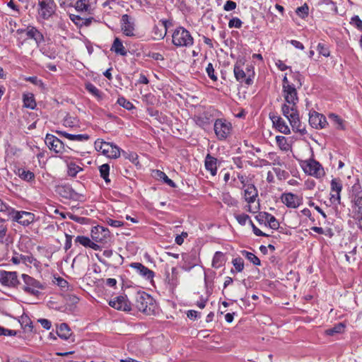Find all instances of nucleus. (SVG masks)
Here are the masks:
<instances>
[{"label": "nucleus", "mask_w": 362, "mask_h": 362, "mask_svg": "<svg viewBox=\"0 0 362 362\" xmlns=\"http://www.w3.org/2000/svg\"><path fill=\"white\" fill-rule=\"evenodd\" d=\"M353 218L356 221L358 228L362 230V204L355 206L353 211Z\"/></svg>", "instance_id": "nucleus-30"}, {"label": "nucleus", "mask_w": 362, "mask_h": 362, "mask_svg": "<svg viewBox=\"0 0 362 362\" xmlns=\"http://www.w3.org/2000/svg\"><path fill=\"white\" fill-rule=\"evenodd\" d=\"M121 148L113 143L106 142L103 154L110 158H117L120 156Z\"/></svg>", "instance_id": "nucleus-18"}, {"label": "nucleus", "mask_w": 362, "mask_h": 362, "mask_svg": "<svg viewBox=\"0 0 362 362\" xmlns=\"http://www.w3.org/2000/svg\"><path fill=\"white\" fill-rule=\"evenodd\" d=\"M225 258L224 255L221 252H215L213 260H212V267L214 268H220L224 264Z\"/></svg>", "instance_id": "nucleus-31"}, {"label": "nucleus", "mask_w": 362, "mask_h": 362, "mask_svg": "<svg viewBox=\"0 0 362 362\" xmlns=\"http://www.w3.org/2000/svg\"><path fill=\"white\" fill-rule=\"evenodd\" d=\"M100 177L105 181L106 183H110L109 179L110 165L107 163L103 164L99 168Z\"/></svg>", "instance_id": "nucleus-35"}, {"label": "nucleus", "mask_w": 362, "mask_h": 362, "mask_svg": "<svg viewBox=\"0 0 362 362\" xmlns=\"http://www.w3.org/2000/svg\"><path fill=\"white\" fill-rule=\"evenodd\" d=\"M241 253L253 264L256 266H259L261 264L260 259L255 254L246 250H243Z\"/></svg>", "instance_id": "nucleus-34"}, {"label": "nucleus", "mask_w": 362, "mask_h": 362, "mask_svg": "<svg viewBox=\"0 0 362 362\" xmlns=\"http://www.w3.org/2000/svg\"><path fill=\"white\" fill-rule=\"evenodd\" d=\"M308 6L305 4L302 6L298 7L296 10V13L299 17L305 18L308 16Z\"/></svg>", "instance_id": "nucleus-44"}, {"label": "nucleus", "mask_w": 362, "mask_h": 362, "mask_svg": "<svg viewBox=\"0 0 362 362\" xmlns=\"http://www.w3.org/2000/svg\"><path fill=\"white\" fill-rule=\"evenodd\" d=\"M18 33L25 32L28 38L33 39L37 45L44 41L43 35L35 27L29 26L26 30H18Z\"/></svg>", "instance_id": "nucleus-20"}, {"label": "nucleus", "mask_w": 362, "mask_h": 362, "mask_svg": "<svg viewBox=\"0 0 362 362\" xmlns=\"http://www.w3.org/2000/svg\"><path fill=\"white\" fill-rule=\"evenodd\" d=\"M342 189V184L339 179H332L331 181V191L332 192L341 193Z\"/></svg>", "instance_id": "nucleus-41"}, {"label": "nucleus", "mask_w": 362, "mask_h": 362, "mask_svg": "<svg viewBox=\"0 0 362 362\" xmlns=\"http://www.w3.org/2000/svg\"><path fill=\"white\" fill-rule=\"evenodd\" d=\"M47 147L55 153H61L64 148V143L55 136L47 134L45 139Z\"/></svg>", "instance_id": "nucleus-16"}, {"label": "nucleus", "mask_w": 362, "mask_h": 362, "mask_svg": "<svg viewBox=\"0 0 362 362\" xmlns=\"http://www.w3.org/2000/svg\"><path fill=\"white\" fill-rule=\"evenodd\" d=\"M235 218L238 222V223H240L242 226L245 225L247 221H250V216L245 214H236L235 215Z\"/></svg>", "instance_id": "nucleus-50"}, {"label": "nucleus", "mask_w": 362, "mask_h": 362, "mask_svg": "<svg viewBox=\"0 0 362 362\" xmlns=\"http://www.w3.org/2000/svg\"><path fill=\"white\" fill-rule=\"evenodd\" d=\"M110 231L107 228L101 226H97L91 230V237L93 240L105 243L110 239Z\"/></svg>", "instance_id": "nucleus-13"}, {"label": "nucleus", "mask_w": 362, "mask_h": 362, "mask_svg": "<svg viewBox=\"0 0 362 362\" xmlns=\"http://www.w3.org/2000/svg\"><path fill=\"white\" fill-rule=\"evenodd\" d=\"M111 50L122 56H126L127 54V49L124 47L122 42L119 37L115 38L111 47Z\"/></svg>", "instance_id": "nucleus-27"}, {"label": "nucleus", "mask_w": 362, "mask_h": 362, "mask_svg": "<svg viewBox=\"0 0 362 362\" xmlns=\"http://www.w3.org/2000/svg\"><path fill=\"white\" fill-rule=\"evenodd\" d=\"M38 1V15L43 20L49 19L54 14L57 5L54 0H37Z\"/></svg>", "instance_id": "nucleus-8"}, {"label": "nucleus", "mask_w": 362, "mask_h": 362, "mask_svg": "<svg viewBox=\"0 0 362 362\" xmlns=\"http://www.w3.org/2000/svg\"><path fill=\"white\" fill-rule=\"evenodd\" d=\"M222 201L224 204L228 206H232L237 204V201L233 198L229 194H225L223 195Z\"/></svg>", "instance_id": "nucleus-48"}, {"label": "nucleus", "mask_w": 362, "mask_h": 362, "mask_svg": "<svg viewBox=\"0 0 362 362\" xmlns=\"http://www.w3.org/2000/svg\"><path fill=\"white\" fill-rule=\"evenodd\" d=\"M270 119H272L274 127L281 133L284 134H289L291 133L290 129L286 121L284 120L280 116L270 115Z\"/></svg>", "instance_id": "nucleus-19"}, {"label": "nucleus", "mask_w": 362, "mask_h": 362, "mask_svg": "<svg viewBox=\"0 0 362 362\" xmlns=\"http://www.w3.org/2000/svg\"><path fill=\"white\" fill-rule=\"evenodd\" d=\"M68 167V175L71 177H76L78 172L81 171L83 169L74 163H70L67 165Z\"/></svg>", "instance_id": "nucleus-38"}, {"label": "nucleus", "mask_w": 362, "mask_h": 362, "mask_svg": "<svg viewBox=\"0 0 362 362\" xmlns=\"http://www.w3.org/2000/svg\"><path fill=\"white\" fill-rule=\"evenodd\" d=\"M56 192L65 199H74L76 194L75 191L69 185H59Z\"/></svg>", "instance_id": "nucleus-25"}, {"label": "nucleus", "mask_w": 362, "mask_h": 362, "mask_svg": "<svg viewBox=\"0 0 362 362\" xmlns=\"http://www.w3.org/2000/svg\"><path fill=\"white\" fill-rule=\"evenodd\" d=\"M301 166L306 174L317 178L321 177L325 175V171L321 164L314 159L303 161Z\"/></svg>", "instance_id": "nucleus-7"}, {"label": "nucleus", "mask_w": 362, "mask_h": 362, "mask_svg": "<svg viewBox=\"0 0 362 362\" xmlns=\"http://www.w3.org/2000/svg\"><path fill=\"white\" fill-rule=\"evenodd\" d=\"M57 335L62 339H68L71 335V331L66 323H62L57 329Z\"/></svg>", "instance_id": "nucleus-28"}, {"label": "nucleus", "mask_w": 362, "mask_h": 362, "mask_svg": "<svg viewBox=\"0 0 362 362\" xmlns=\"http://www.w3.org/2000/svg\"><path fill=\"white\" fill-rule=\"evenodd\" d=\"M172 42L177 47H189L193 45L194 38L187 29L179 27L172 35Z\"/></svg>", "instance_id": "nucleus-4"}, {"label": "nucleus", "mask_w": 362, "mask_h": 362, "mask_svg": "<svg viewBox=\"0 0 362 362\" xmlns=\"http://www.w3.org/2000/svg\"><path fill=\"white\" fill-rule=\"evenodd\" d=\"M120 106H122V107L125 108L126 110H131L134 108H135V107L134 106V105L129 100H127L124 97H119L117 99V102Z\"/></svg>", "instance_id": "nucleus-42"}, {"label": "nucleus", "mask_w": 362, "mask_h": 362, "mask_svg": "<svg viewBox=\"0 0 362 362\" xmlns=\"http://www.w3.org/2000/svg\"><path fill=\"white\" fill-rule=\"evenodd\" d=\"M317 51L319 54L328 57L330 55L329 48L327 44L325 42H319L317 45Z\"/></svg>", "instance_id": "nucleus-36"}, {"label": "nucleus", "mask_w": 362, "mask_h": 362, "mask_svg": "<svg viewBox=\"0 0 362 362\" xmlns=\"http://www.w3.org/2000/svg\"><path fill=\"white\" fill-rule=\"evenodd\" d=\"M105 144H106V141H104L103 139H98L94 144L95 150L97 151H100L103 153Z\"/></svg>", "instance_id": "nucleus-54"}, {"label": "nucleus", "mask_w": 362, "mask_h": 362, "mask_svg": "<svg viewBox=\"0 0 362 362\" xmlns=\"http://www.w3.org/2000/svg\"><path fill=\"white\" fill-rule=\"evenodd\" d=\"M236 6L235 2L228 0L226 2L223 8L226 11H230L234 10L236 8Z\"/></svg>", "instance_id": "nucleus-57"}, {"label": "nucleus", "mask_w": 362, "mask_h": 362, "mask_svg": "<svg viewBox=\"0 0 362 362\" xmlns=\"http://www.w3.org/2000/svg\"><path fill=\"white\" fill-rule=\"evenodd\" d=\"M309 123L315 129H324L328 124L326 117L315 111L310 112Z\"/></svg>", "instance_id": "nucleus-15"}, {"label": "nucleus", "mask_w": 362, "mask_h": 362, "mask_svg": "<svg viewBox=\"0 0 362 362\" xmlns=\"http://www.w3.org/2000/svg\"><path fill=\"white\" fill-rule=\"evenodd\" d=\"M90 0H78L75 8L78 11H88L90 10Z\"/></svg>", "instance_id": "nucleus-33"}, {"label": "nucleus", "mask_w": 362, "mask_h": 362, "mask_svg": "<svg viewBox=\"0 0 362 362\" xmlns=\"http://www.w3.org/2000/svg\"><path fill=\"white\" fill-rule=\"evenodd\" d=\"M242 21L238 18H233L230 19L228 22V27L229 28H240L242 26Z\"/></svg>", "instance_id": "nucleus-52"}, {"label": "nucleus", "mask_w": 362, "mask_h": 362, "mask_svg": "<svg viewBox=\"0 0 362 362\" xmlns=\"http://www.w3.org/2000/svg\"><path fill=\"white\" fill-rule=\"evenodd\" d=\"M135 306L146 315L153 313L156 307L153 298L144 291H139L135 294Z\"/></svg>", "instance_id": "nucleus-3"}, {"label": "nucleus", "mask_w": 362, "mask_h": 362, "mask_svg": "<svg viewBox=\"0 0 362 362\" xmlns=\"http://www.w3.org/2000/svg\"><path fill=\"white\" fill-rule=\"evenodd\" d=\"M244 64L241 61H238L233 68V72L235 79L240 83H244L247 86L253 83L255 77L254 68L252 66H247L244 69Z\"/></svg>", "instance_id": "nucleus-2"}, {"label": "nucleus", "mask_w": 362, "mask_h": 362, "mask_svg": "<svg viewBox=\"0 0 362 362\" xmlns=\"http://www.w3.org/2000/svg\"><path fill=\"white\" fill-rule=\"evenodd\" d=\"M122 151V155L125 158H128L132 160L133 163L137 159V154L135 153H127L124 151Z\"/></svg>", "instance_id": "nucleus-59"}, {"label": "nucleus", "mask_w": 362, "mask_h": 362, "mask_svg": "<svg viewBox=\"0 0 362 362\" xmlns=\"http://www.w3.org/2000/svg\"><path fill=\"white\" fill-rule=\"evenodd\" d=\"M170 24V23L168 20H160L158 25H155L153 28V33L156 37L163 39L166 35L168 26Z\"/></svg>", "instance_id": "nucleus-23"}, {"label": "nucleus", "mask_w": 362, "mask_h": 362, "mask_svg": "<svg viewBox=\"0 0 362 362\" xmlns=\"http://www.w3.org/2000/svg\"><path fill=\"white\" fill-rule=\"evenodd\" d=\"M283 96L285 103L281 106V112L286 117L292 127L294 132H299L301 135L306 134V129L300 121L299 114L297 109L298 97L297 90L294 86L283 89Z\"/></svg>", "instance_id": "nucleus-1"}, {"label": "nucleus", "mask_w": 362, "mask_h": 362, "mask_svg": "<svg viewBox=\"0 0 362 362\" xmlns=\"http://www.w3.org/2000/svg\"><path fill=\"white\" fill-rule=\"evenodd\" d=\"M0 283L8 287H16L19 284L17 272L0 271Z\"/></svg>", "instance_id": "nucleus-14"}, {"label": "nucleus", "mask_w": 362, "mask_h": 362, "mask_svg": "<svg viewBox=\"0 0 362 362\" xmlns=\"http://www.w3.org/2000/svg\"><path fill=\"white\" fill-rule=\"evenodd\" d=\"M109 305L112 308L117 310L129 311L131 310L129 305L127 303V300L123 296H117L113 300L109 301Z\"/></svg>", "instance_id": "nucleus-21"}, {"label": "nucleus", "mask_w": 362, "mask_h": 362, "mask_svg": "<svg viewBox=\"0 0 362 362\" xmlns=\"http://www.w3.org/2000/svg\"><path fill=\"white\" fill-rule=\"evenodd\" d=\"M232 125L226 119H217L214 125V132L218 140H225L230 134Z\"/></svg>", "instance_id": "nucleus-9"}, {"label": "nucleus", "mask_w": 362, "mask_h": 362, "mask_svg": "<svg viewBox=\"0 0 362 362\" xmlns=\"http://www.w3.org/2000/svg\"><path fill=\"white\" fill-rule=\"evenodd\" d=\"M351 23L354 25L358 29L362 30V21L358 16L351 18Z\"/></svg>", "instance_id": "nucleus-56"}, {"label": "nucleus", "mask_w": 362, "mask_h": 362, "mask_svg": "<svg viewBox=\"0 0 362 362\" xmlns=\"http://www.w3.org/2000/svg\"><path fill=\"white\" fill-rule=\"evenodd\" d=\"M206 71L207 73L208 76L214 81H217V76L215 74V70L211 63H209L206 68Z\"/></svg>", "instance_id": "nucleus-49"}, {"label": "nucleus", "mask_w": 362, "mask_h": 362, "mask_svg": "<svg viewBox=\"0 0 362 362\" xmlns=\"http://www.w3.org/2000/svg\"><path fill=\"white\" fill-rule=\"evenodd\" d=\"M23 105L25 107L34 110L36 107V103L34 95L32 93L23 95Z\"/></svg>", "instance_id": "nucleus-32"}, {"label": "nucleus", "mask_w": 362, "mask_h": 362, "mask_svg": "<svg viewBox=\"0 0 362 362\" xmlns=\"http://www.w3.org/2000/svg\"><path fill=\"white\" fill-rule=\"evenodd\" d=\"M195 122L198 126L204 127L209 124V119L206 117L198 116L195 118Z\"/></svg>", "instance_id": "nucleus-51"}, {"label": "nucleus", "mask_w": 362, "mask_h": 362, "mask_svg": "<svg viewBox=\"0 0 362 362\" xmlns=\"http://www.w3.org/2000/svg\"><path fill=\"white\" fill-rule=\"evenodd\" d=\"M103 255L107 258L111 257L114 255L115 262L117 264H122L123 262V257L118 253H115L112 250H105L103 251Z\"/></svg>", "instance_id": "nucleus-37"}, {"label": "nucleus", "mask_w": 362, "mask_h": 362, "mask_svg": "<svg viewBox=\"0 0 362 362\" xmlns=\"http://www.w3.org/2000/svg\"><path fill=\"white\" fill-rule=\"evenodd\" d=\"M132 268L135 269L141 276L146 279H152L154 276V272L139 262H134L130 264Z\"/></svg>", "instance_id": "nucleus-22"}, {"label": "nucleus", "mask_w": 362, "mask_h": 362, "mask_svg": "<svg viewBox=\"0 0 362 362\" xmlns=\"http://www.w3.org/2000/svg\"><path fill=\"white\" fill-rule=\"evenodd\" d=\"M329 118L331 121H332L336 125H337V128L339 129H344V121L341 118H340L337 115L334 113H331L329 115Z\"/></svg>", "instance_id": "nucleus-40"}, {"label": "nucleus", "mask_w": 362, "mask_h": 362, "mask_svg": "<svg viewBox=\"0 0 362 362\" xmlns=\"http://www.w3.org/2000/svg\"><path fill=\"white\" fill-rule=\"evenodd\" d=\"M38 322L40 323V325H42V327L43 328L46 329L47 330H49L51 328L52 323L49 320H48L47 319L42 318V319H39Z\"/></svg>", "instance_id": "nucleus-61"}, {"label": "nucleus", "mask_w": 362, "mask_h": 362, "mask_svg": "<svg viewBox=\"0 0 362 362\" xmlns=\"http://www.w3.org/2000/svg\"><path fill=\"white\" fill-rule=\"evenodd\" d=\"M244 199L246 202L249 204L247 206V211L250 213H255L259 209V204L255 211L252 209L251 204L254 203L257 197H258V191L256 187L254 185H247L246 187L244 188V194H243Z\"/></svg>", "instance_id": "nucleus-10"}, {"label": "nucleus", "mask_w": 362, "mask_h": 362, "mask_svg": "<svg viewBox=\"0 0 362 362\" xmlns=\"http://www.w3.org/2000/svg\"><path fill=\"white\" fill-rule=\"evenodd\" d=\"M121 29L124 35L128 37L135 36V21L127 14L121 18Z\"/></svg>", "instance_id": "nucleus-11"}, {"label": "nucleus", "mask_w": 362, "mask_h": 362, "mask_svg": "<svg viewBox=\"0 0 362 362\" xmlns=\"http://www.w3.org/2000/svg\"><path fill=\"white\" fill-rule=\"evenodd\" d=\"M16 331L13 329H6L0 326V336H15Z\"/></svg>", "instance_id": "nucleus-55"}, {"label": "nucleus", "mask_w": 362, "mask_h": 362, "mask_svg": "<svg viewBox=\"0 0 362 362\" xmlns=\"http://www.w3.org/2000/svg\"><path fill=\"white\" fill-rule=\"evenodd\" d=\"M280 199L283 204L291 209L298 208L302 204L303 201L302 197L291 192L283 193Z\"/></svg>", "instance_id": "nucleus-12"}, {"label": "nucleus", "mask_w": 362, "mask_h": 362, "mask_svg": "<svg viewBox=\"0 0 362 362\" xmlns=\"http://www.w3.org/2000/svg\"><path fill=\"white\" fill-rule=\"evenodd\" d=\"M331 202L332 203H335V202H337L338 204H340V199H341V197H340V193H337V192H331Z\"/></svg>", "instance_id": "nucleus-64"}, {"label": "nucleus", "mask_w": 362, "mask_h": 362, "mask_svg": "<svg viewBox=\"0 0 362 362\" xmlns=\"http://www.w3.org/2000/svg\"><path fill=\"white\" fill-rule=\"evenodd\" d=\"M56 133L62 136H64L71 141H83L89 139L90 136L88 134H72L63 131H56Z\"/></svg>", "instance_id": "nucleus-26"}, {"label": "nucleus", "mask_w": 362, "mask_h": 362, "mask_svg": "<svg viewBox=\"0 0 362 362\" xmlns=\"http://www.w3.org/2000/svg\"><path fill=\"white\" fill-rule=\"evenodd\" d=\"M22 279L24 282L22 289L25 293L34 296L40 294V290L43 289L44 286L40 281L25 274L22 275Z\"/></svg>", "instance_id": "nucleus-5"}, {"label": "nucleus", "mask_w": 362, "mask_h": 362, "mask_svg": "<svg viewBox=\"0 0 362 362\" xmlns=\"http://www.w3.org/2000/svg\"><path fill=\"white\" fill-rule=\"evenodd\" d=\"M276 141L278 146L280 147L281 150H287L288 149V144L286 142V139L283 136H276Z\"/></svg>", "instance_id": "nucleus-47"}, {"label": "nucleus", "mask_w": 362, "mask_h": 362, "mask_svg": "<svg viewBox=\"0 0 362 362\" xmlns=\"http://www.w3.org/2000/svg\"><path fill=\"white\" fill-rule=\"evenodd\" d=\"M16 175H18L21 179L27 182H30L35 180V174L24 168H18L17 170Z\"/></svg>", "instance_id": "nucleus-29"}, {"label": "nucleus", "mask_w": 362, "mask_h": 362, "mask_svg": "<svg viewBox=\"0 0 362 362\" xmlns=\"http://www.w3.org/2000/svg\"><path fill=\"white\" fill-rule=\"evenodd\" d=\"M269 227L272 229H278L279 227V223L276 220V218L273 216L272 218H270V220L268 222Z\"/></svg>", "instance_id": "nucleus-58"}, {"label": "nucleus", "mask_w": 362, "mask_h": 362, "mask_svg": "<svg viewBox=\"0 0 362 362\" xmlns=\"http://www.w3.org/2000/svg\"><path fill=\"white\" fill-rule=\"evenodd\" d=\"M10 218L24 226H28L35 221V215L33 213L25 211H16L11 208L9 209Z\"/></svg>", "instance_id": "nucleus-6"}, {"label": "nucleus", "mask_w": 362, "mask_h": 362, "mask_svg": "<svg viewBox=\"0 0 362 362\" xmlns=\"http://www.w3.org/2000/svg\"><path fill=\"white\" fill-rule=\"evenodd\" d=\"M107 223L109 226L115 227V228H118L123 225V223L122 221H117V220H113L112 218H107Z\"/></svg>", "instance_id": "nucleus-60"}, {"label": "nucleus", "mask_w": 362, "mask_h": 362, "mask_svg": "<svg viewBox=\"0 0 362 362\" xmlns=\"http://www.w3.org/2000/svg\"><path fill=\"white\" fill-rule=\"evenodd\" d=\"M351 198L354 206L362 204V187L358 180L351 187Z\"/></svg>", "instance_id": "nucleus-17"}, {"label": "nucleus", "mask_w": 362, "mask_h": 362, "mask_svg": "<svg viewBox=\"0 0 362 362\" xmlns=\"http://www.w3.org/2000/svg\"><path fill=\"white\" fill-rule=\"evenodd\" d=\"M158 175L160 179H163L164 182L166 183L168 185H169L171 187H175L176 185L175 183L170 179L165 173L158 170L157 171Z\"/></svg>", "instance_id": "nucleus-45"}, {"label": "nucleus", "mask_w": 362, "mask_h": 362, "mask_svg": "<svg viewBox=\"0 0 362 362\" xmlns=\"http://www.w3.org/2000/svg\"><path fill=\"white\" fill-rule=\"evenodd\" d=\"M72 245V236L69 234H66V242L64 245L65 250H68Z\"/></svg>", "instance_id": "nucleus-63"}, {"label": "nucleus", "mask_w": 362, "mask_h": 362, "mask_svg": "<svg viewBox=\"0 0 362 362\" xmlns=\"http://www.w3.org/2000/svg\"><path fill=\"white\" fill-rule=\"evenodd\" d=\"M232 263L235 267V269L240 272L244 269V261L241 257H237L233 259Z\"/></svg>", "instance_id": "nucleus-46"}, {"label": "nucleus", "mask_w": 362, "mask_h": 362, "mask_svg": "<svg viewBox=\"0 0 362 362\" xmlns=\"http://www.w3.org/2000/svg\"><path fill=\"white\" fill-rule=\"evenodd\" d=\"M86 90L91 93L93 95L98 98H102V93L100 90L91 83H88L86 85Z\"/></svg>", "instance_id": "nucleus-39"}, {"label": "nucleus", "mask_w": 362, "mask_h": 362, "mask_svg": "<svg viewBox=\"0 0 362 362\" xmlns=\"http://www.w3.org/2000/svg\"><path fill=\"white\" fill-rule=\"evenodd\" d=\"M93 20V18H83L82 22L75 21V24L79 25L80 26H88L90 25Z\"/></svg>", "instance_id": "nucleus-62"}, {"label": "nucleus", "mask_w": 362, "mask_h": 362, "mask_svg": "<svg viewBox=\"0 0 362 362\" xmlns=\"http://www.w3.org/2000/svg\"><path fill=\"white\" fill-rule=\"evenodd\" d=\"M217 159L211 154L208 153L206 156L204 161L205 168L213 176L217 173Z\"/></svg>", "instance_id": "nucleus-24"}, {"label": "nucleus", "mask_w": 362, "mask_h": 362, "mask_svg": "<svg viewBox=\"0 0 362 362\" xmlns=\"http://www.w3.org/2000/svg\"><path fill=\"white\" fill-rule=\"evenodd\" d=\"M344 325L342 323L336 325L334 327L326 330V334L329 336H333L337 333H341L344 331Z\"/></svg>", "instance_id": "nucleus-43"}, {"label": "nucleus", "mask_w": 362, "mask_h": 362, "mask_svg": "<svg viewBox=\"0 0 362 362\" xmlns=\"http://www.w3.org/2000/svg\"><path fill=\"white\" fill-rule=\"evenodd\" d=\"M75 241L85 247H88L90 243V240L88 238L81 235L77 236Z\"/></svg>", "instance_id": "nucleus-53"}]
</instances>
